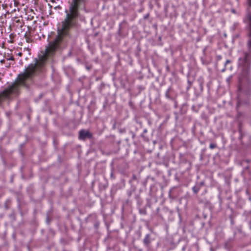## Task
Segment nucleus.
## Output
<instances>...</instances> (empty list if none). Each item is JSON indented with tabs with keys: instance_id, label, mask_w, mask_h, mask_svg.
Segmentation results:
<instances>
[{
	"instance_id": "f257e3e1",
	"label": "nucleus",
	"mask_w": 251,
	"mask_h": 251,
	"mask_svg": "<svg viewBox=\"0 0 251 251\" xmlns=\"http://www.w3.org/2000/svg\"><path fill=\"white\" fill-rule=\"evenodd\" d=\"M249 25L248 32V40L247 43L248 51L242 53L238 59V67L242 71L243 77L249 76L250 72V64L251 59V12H249L246 16Z\"/></svg>"
},
{
	"instance_id": "f03ea898",
	"label": "nucleus",
	"mask_w": 251,
	"mask_h": 251,
	"mask_svg": "<svg viewBox=\"0 0 251 251\" xmlns=\"http://www.w3.org/2000/svg\"><path fill=\"white\" fill-rule=\"evenodd\" d=\"M92 136V134L88 130L82 129L79 132V139L80 140H85L86 138L90 139Z\"/></svg>"
},
{
	"instance_id": "7ed1b4c3",
	"label": "nucleus",
	"mask_w": 251,
	"mask_h": 251,
	"mask_svg": "<svg viewBox=\"0 0 251 251\" xmlns=\"http://www.w3.org/2000/svg\"><path fill=\"white\" fill-rule=\"evenodd\" d=\"M143 243L144 245L148 247L151 243V239L150 234H147L145 236V238L143 240Z\"/></svg>"
},
{
	"instance_id": "20e7f679",
	"label": "nucleus",
	"mask_w": 251,
	"mask_h": 251,
	"mask_svg": "<svg viewBox=\"0 0 251 251\" xmlns=\"http://www.w3.org/2000/svg\"><path fill=\"white\" fill-rule=\"evenodd\" d=\"M200 188H197L196 186H194L192 188L194 193L195 194H197L199 192V191L200 190Z\"/></svg>"
},
{
	"instance_id": "39448f33",
	"label": "nucleus",
	"mask_w": 251,
	"mask_h": 251,
	"mask_svg": "<svg viewBox=\"0 0 251 251\" xmlns=\"http://www.w3.org/2000/svg\"><path fill=\"white\" fill-rule=\"evenodd\" d=\"M216 145L215 144H213V143L210 144V145H209V148L211 149H213L215 148H216Z\"/></svg>"
},
{
	"instance_id": "423d86ee",
	"label": "nucleus",
	"mask_w": 251,
	"mask_h": 251,
	"mask_svg": "<svg viewBox=\"0 0 251 251\" xmlns=\"http://www.w3.org/2000/svg\"><path fill=\"white\" fill-rule=\"evenodd\" d=\"M7 60L14 61V58L13 57V56H11L9 58H7Z\"/></svg>"
},
{
	"instance_id": "0eeeda50",
	"label": "nucleus",
	"mask_w": 251,
	"mask_h": 251,
	"mask_svg": "<svg viewBox=\"0 0 251 251\" xmlns=\"http://www.w3.org/2000/svg\"><path fill=\"white\" fill-rule=\"evenodd\" d=\"M25 38H26V41H27V42H29V40H30V39H29L28 37H27L26 33V34H25Z\"/></svg>"
},
{
	"instance_id": "6e6552de",
	"label": "nucleus",
	"mask_w": 251,
	"mask_h": 251,
	"mask_svg": "<svg viewBox=\"0 0 251 251\" xmlns=\"http://www.w3.org/2000/svg\"><path fill=\"white\" fill-rule=\"evenodd\" d=\"M248 4L250 6H251V0H247Z\"/></svg>"
},
{
	"instance_id": "1a4fd4ad",
	"label": "nucleus",
	"mask_w": 251,
	"mask_h": 251,
	"mask_svg": "<svg viewBox=\"0 0 251 251\" xmlns=\"http://www.w3.org/2000/svg\"><path fill=\"white\" fill-rule=\"evenodd\" d=\"M230 63V61L229 60H227L225 63V66H226L228 63Z\"/></svg>"
},
{
	"instance_id": "9d476101",
	"label": "nucleus",
	"mask_w": 251,
	"mask_h": 251,
	"mask_svg": "<svg viewBox=\"0 0 251 251\" xmlns=\"http://www.w3.org/2000/svg\"><path fill=\"white\" fill-rule=\"evenodd\" d=\"M200 86H201V90H202V82H201Z\"/></svg>"
},
{
	"instance_id": "9b49d317",
	"label": "nucleus",
	"mask_w": 251,
	"mask_h": 251,
	"mask_svg": "<svg viewBox=\"0 0 251 251\" xmlns=\"http://www.w3.org/2000/svg\"><path fill=\"white\" fill-rule=\"evenodd\" d=\"M18 55H19V56H21V55H22V53H21V52H19V53H18Z\"/></svg>"
},
{
	"instance_id": "f8f14e48",
	"label": "nucleus",
	"mask_w": 251,
	"mask_h": 251,
	"mask_svg": "<svg viewBox=\"0 0 251 251\" xmlns=\"http://www.w3.org/2000/svg\"><path fill=\"white\" fill-rule=\"evenodd\" d=\"M168 91L166 92V96H167V97H168Z\"/></svg>"
},
{
	"instance_id": "ddd939ff",
	"label": "nucleus",
	"mask_w": 251,
	"mask_h": 251,
	"mask_svg": "<svg viewBox=\"0 0 251 251\" xmlns=\"http://www.w3.org/2000/svg\"><path fill=\"white\" fill-rule=\"evenodd\" d=\"M203 184H204V182H201V185H203Z\"/></svg>"
},
{
	"instance_id": "4468645a",
	"label": "nucleus",
	"mask_w": 251,
	"mask_h": 251,
	"mask_svg": "<svg viewBox=\"0 0 251 251\" xmlns=\"http://www.w3.org/2000/svg\"><path fill=\"white\" fill-rule=\"evenodd\" d=\"M4 61V60H2L1 61V63H3Z\"/></svg>"
}]
</instances>
